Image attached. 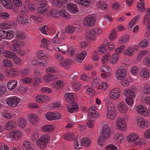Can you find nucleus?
<instances>
[{
  "instance_id": "f257e3e1",
  "label": "nucleus",
  "mask_w": 150,
  "mask_h": 150,
  "mask_svg": "<svg viewBox=\"0 0 150 150\" xmlns=\"http://www.w3.org/2000/svg\"><path fill=\"white\" fill-rule=\"evenodd\" d=\"M50 141V136L48 134L41 135L37 140L36 144L40 149L45 148L47 144Z\"/></svg>"
},
{
  "instance_id": "f03ea898",
  "label": "nucleus",
  "mask_w": 150,
  "mask_h": 150,
  "mask_svg": "<svg viewBox=\"0 0 150 150\" xmlns=\"http://www.w3.org/2000/svg\"><path fill=\"white\" fill-rule=\"evenodd\" d=\"M112 131L110 126L104 125L101 129V136L104 139H108L112 134Z\"/></svg>"
},
{
  "instance_id": "7ed1b4c3",
  "label": "nucleus",
  "mask_w": 150,
  "mask_h": 150,
  "mask_svg": "<svg viewBox=\"0 0 150 150\" xmlns=\"http://www.w3.org/2000/svg\"><path fill=\"white\" fill-rule=\"evenodd\" d=\"M98 113H88L89 117L90 119L86 122V126L90 128H93L95 124L94 120L93 119L98 118L99 116Z\"/></svg>"
},
{
  "instance_id": "20e7f679",
  "label": "nucleus",
  "mask_w": 150,
  "mask_h": 150,
  "mask_svg": "<svg viewBox=\"0 0 150 150\" xmlns=\"http://www.w3.org/2000/svg\"><path fill=\"white\" fill-rule=\"evenodd\" d=\"M126 120L127 119L124 118L118 119L116 122V125L117 128L122 131L125 130L127 127L125 123Z\"/></svg>"
},
{
  "instance_id": "39448f33",
  "label": "nucleus",
  "mask_w": 150,
  "mask_h": 150,
  "mask_svg": "<svg viewBox=\"0 0 150 150\" xmlns=\"http://www.w3.org/2000/svg\"><path fill=\"white\" fill-rule=\"evenodd\" d=\"M95 22L94 18L88 15L84 18L83 24L86 27H88L93 25Z\"/></svg>"
},
{
  "instance_id": "423d86ee",
  "label": "nucleus",
  "mask_w": 150,
  "mask_h": 150,
  "mask_svg": "<svg viewBox=\"0 0 150 150\" xmlns=\"http://www.w3.org/2000/svg\"><path fill=\"white\" fill-rule=\"evenodd\" d=\"M20 101V99L16 96L12 97L6 100L7 103L9 106L13 107L16 106Z\"/></svg>"
},
{
  "instance_id": "0eeeda50",
  "label": "nucleus",
  "mask_w": 150,
  "mask_h": 150,
  "mask_svg": "<svg viewBox=\"0 0 150 150\" xmlns=\"http://www.w3.org/2000/svg\"><path fill=\"white\" fill-rule=\"evenodd\" d=\"M45 117L49 120H57L60 118L61 115L60 113H46Z\"/></svg>"
},
{
  "instance_id": "6e6552de",
  "label": "nucleus",
  "mask_w": 150,
  "mask_h": 150,
  "mask_svg": "<svg viewBox=\"0 0 150 150\" xmlns=\"http://www.w3.org/2000/svg\"><path fill=\"white\" fill-rule=\"evenodd\" d=\"M9 135L12 139H18L22 136V134L21 132L16 129L12 130L10 133Z\"/></svg>"
},
{
  "instance_id": "1a4fd4ad",
  "label": "nucleus",
  "mask_w": 150,
  "mask_h": 150,
  "mask_svg": "<svg viewBox=\"0 0 150 150\" xmlns=\"http://www.w3.org/2000/svg\"><path fill=\"white\" fill-rule=\"evenodd\" d=\"M126 71L124 68H120L117 69L115 73V76L119 80H122L124 79L126 75Z\"/></svg>"
},
{
  "instance_id": "9d476101",
  "label": "nucleus",
  "mask_w": 150,
  "mask_h": 150,
  "mask_svg": "<svg viewBox=\"0 0 150 150\" xmlns=\"http://www.w3.org/2000/svg\"><path fill=\"white\" fill-rule=\"evenodd\" d=\"M137 90L135 88L131 89H127L124 91V94L126 97L134 98L135 93L137 92Z\"/></svg>"
},
{
  "instance_id": "9b49d317",
  "label": "nucleus",
  "mask_w": 150,
  "mask_h": 150,
  "mask_svg": "<svg viewBox=\"0 0 150 150\" xmlns=\"http://www.w3.org/2000/svg\"><path fill=\"white\" fill-rule=\"evenodd\" d=\"M30 122L32 124L36 125L39 120V116L35 113H30L28 116Z\"/></svg>"
},
{
  "instance_id": "f8f14e48",
  "label": "nucleus",
  "mask_w": 150,
  "mask_h": 150,
  "mask_svg": "<svg viewBox=\"0 0 150 150\" xmlns=\"http://www.w3.org/2000/svg\"><path fill=\"white\" fill-rule=\"evenodd\" d=\"M120 94V91L117 88H113L110 93V98L113 99H116L119 97Z\"/></svg>"
},
{
  "instance_id": "ddd939ff",
  "label": "nucleus",
  "mask_w": 150,
  "mask_h": 150,
  "mask_svg": "<svg viewBox=\"0 0 150 150\" xmlns=\"http://www.w3.org/2000/svg\"><path fill=\"white\" fill-rule=\"evenodd\" d=\"M36 100L38 103L46 102L49 100L50 98L46 96L43 95H37L35 98Z\"/></svg>"
},
{
  "instance_id": "4468645a",
  "label": "nucleus",
  "mask_w": 150,
  "mask_h": 150,
  "mask_svg": "<svg viewBox=\"0 0 150 150\" xmlns=\"http://www.w3.org/2000/svg\"><path fill=\"white\" fill-rule=\"evenodd\" d=\"M41 6L38 8V10L40 14H43L47 11L48 6L46 2H42L40 4Z\"/></svg>"
},
{
  "instance_id": "2eb2a0df",
  "label": "nucleus",
  "mask_w": 150,
  "mask_h": 150,
  "mask_svg": "<svg viewBox=\"0 0 150 150\" xmlns=\"http://www.w3.org/2000/svg\"><path fill=\"white\" fill-rule=\"evenodd\" d=\"M19 73L16 69H10L6 73V75L8 77H14L19 75Z\"/></svg>"
},
{
  "instance_id": "dca6fc26",
  "label": "nucleus",
  "mask_w": 150,
  "mask_h": 150,
  "mask_svg": "<svg viewBox=\"0 0 150 150\" xmlns=\"http://www.w3.org/2000/svg\"><path fill=\"white\" fill-rule=\"evenodd\" d=\"M127 141L130 142H132L139 139L138 134L135 133H131L129 134L127 137Z\"/></svg>"
},
{
  "instance_id": "f3484780",
  "label": "nucleus",
  "mask_w": 150,
  "mask_h": 150,
  "mask_svg": "<svg viewBox=\"0 0 150 150\" xmlns=\"http://www.w3.org/2000/svg\"><path fill=\"white\" fill-rule=\"evenodd\" d=\"M87 53L84 51H82L80 54H78L75 59V61L79 63L81 62V61L83 60L85 58Z\"/></svg>"
},
{
  "instance_id": "a211bd4d",
  "label": "nucleus",
  "mask_w": 150,
  "mask_h": 150,
  "mask_svg": "<svg viewBox=\"0 0 150 150\" xmlns=\"http://www.w3.org/2000/svg\"><path fill=\"white\" fill-rule=\"evenodd\" d=\"M124 139V137L123 134L121 133H117L114 136V141L118 143L122 142Z\"/></svg>"
},
{
  "instance_id": "6ab92c4d",
  "label": "nucleus",
  "mask_w": 150,
  "mask_h": 150,
  "mask_svg": "<svg viewBox=\"0 0 150 150\" xmlns=\"http://www.w3.org/2000/svg\"><path fill=\"white\" fill-rule=\"evenodd\" d=\"M22 147L23 150H35L33 145L28 141L23 142Z\"/></svg>"
},
{
  "instance_id": "aec40b11",
  "label": "nucleus",
  "mask_w": 150,
  "mask_h": 150,
  "mask_svg": "<svg viewBox=\"0 0 150 150\" xmlns=\"http://www.w3.org/2000/svg\"><path fill=\"white\" fill-rule=\"evenodd\" d=\"M65 99L66 101L69 103H73L74 102V98L73 93H69L65 95Z\"/></svg>"
},
{
  "instance_id": "412c9836",
  "label": "nucleus",
  "mask_w": 150,
  "mask_h": 150,
  "mask_svg": "<svg viewBox=\"0 0 150 150\" xmlns=\"http://www.w3.org/2000/svg\"><path fill=\"white\" fill-rule=\"evenodd\" d=\"M16 126L15 122L13 120H11L6 123L5 128L6 130H9L15 128Z\"/></svg>"
},
{
  "instance_id": "4be33fe9",
  "label": "nucleus",
  "mask_w": 150,
  "mask_h": 150,
  "mask_svg": "<svg viewBox=\"0 0 150 150\" xmlns=\"http://www.w3.org/2000/svg\"><path fill=\"white\" fill-rule=\"evenodd\" d=\"M67 9L70 10L73 13H75L78 11V9L76 5L73 4L72 3L67 4Z\"/></svg>"
},
{
  "instance_id": "5701e85b",
  "label": "nucleus",
  "mask_w": 150,
  "mask_h": 150,
  "mask_svg": "<svg viewBox=\"0 0 150 150\" xmlns=\"http://www.w3.org/2000/svg\"><path fill=\"white\" fill-rule=\"evenodd\" d=\"M16 21L18 23L23 25H25L28 22L27 18L23 16H17L16 19Z\"/></svg>"
},
{
  "instance_id": "b1692460",
  "label": "nucleus",
  "mask_w": 150,
  "mask_h": 150,
  "mask_svg": "<svg viewBox=\"0 0 150 150\" xmlns=\"http://www.w3.org/2000/svg\"><path fill=\"white\" fill-rule=\"evenodd\" d=\"M73 104L71 105V107L70 108L69 107L67 108L68 111L69 112H77L79 108L78 105L75 103H73Z\"/></svg>"
},
{
  "instance_id": "393cba45",
  "label": "nucleus",
  "mask_w": 150,
  "mask_h": 150,
  "mask_svg": "<svg viewBox=\"0 0 150 150\" xmlns=\"http://www.w3.org/2000/svg\"><path fill=\"white\" fill-rule=\"evenodd\" d=\"M17 85V81L16 80H12L7 83V87L11 90L14 89Z\"/></svg>"
},
{
  "instance_id": "a878e982",
  "label": "nucleus",
  "mask_w": 150,
  "mask_h": 150,
  "mask_svg": "<svg viewBox=\"0 0 150 150\" xmlns=\"http://www.w3.org/2000/svg\"><path fill=\"white\" fill-rule=\"evenodd\" d=\"M64 85L63 81L60 80H58L57 82H54L52 84L53 88L56 89L61 88Z\"/></svg>"
},
{
  "instance_id": "bb28decb",
  "label": "nucleus",
  "mask_w": 150,
  "mask_h": 150,
  "mask_svg": "<svg viewBox=\"0 0 150 150\" xmlns=\"http://www.w3.org/2000/svg\"><path fill=\"white\" fill-rule=\"evenodd\" d=\"M72 63V61L70 59H65L60 62L61 66L66 69L68 68V66L70 65Z\"/></svg>"
},
{
  "instance_id": "cd10ccee",
  "label": "nucleus",
  "mask_w": 150,
  "mask_h": 150,
  "mask_svg": "<svg viewBox=\"0 0 150 150\" xmlns=\"http://www.w3.org/2000/svg\"><path fill=\"white\" fill-rule=\"evenodd\" d=\"M76 3L81 5L82 6L88 7L90 5L91 1L90 0H75Z\"/></svg>"
},
{
  "instance_id": "c85d7f7f",
  "label": "nucleus",
  "mask_w": 150,
  "mask_h": 150,
  "mask_svg": "<svg viewBox=\"0 0 150 150\" xmlns=\"http://www.w3.org/2000/svg\"><path fill=\"white\" fill-rule=\"evenodd\" d=\"M134 50V48L133 47H129L125 50L124 52V54L128 56H131L133 54Z\"/></svg>"
},
{
  "instance_id": "c756f323",
  "label": "nucleus",
  "mask_w": 150,
  "mask_h": 150,
  "mask_svg": "<svg viewBox=\"0 0 150 150\" xmlns=\"http://www.w3.org/2000/svg\"><path fill=\"white\" fill-rule=\"evenodd\" d=\"M18 122L20 127L21 128H24L27 125V121L25 119L21 118L18 120Z\"/></svg>"
},
{
  "instance_id": "7c9ffc66",
  "label": "nucleus",
  "mask_w": 150,
  "mask_h": 150,
  "mask_svg": "<svg viewBox=\"0 0 150 150\" xmlns=\"http://www.w3.org/2000/svg\"><path fill=\"white\" fill-rule=\"evenodd\" d=\"M80 139L77 138L74 141V146L75 149H78L81 148L82 146V144L81 143V141L80 142Z\"/></svg>"
},
{
  "instance_id": "2f4dec72",
  "label": "nucleus",
  "mask_w": 150,
  "mask_h": 150,
  "mask_svg": "<svg viewBox=\"0 0 150 150\" xmlns=\"http://www.w3.org/2000/svg\"><path fill=\"white\" fill-rule=\"evenodd\" d=\"M54 128V126L52 125H46L42 127V129L44 132H52Z\"/></svg>"
},
{
  "instance_id": "473e14b6",
  "label": "nucleus",
  "mask_w": 150,
  "mask_h": 150,
  "mask_svg": "<svg viewBox=\"0 0 150 150\" xmlns=\"http://www.w3.org/2000/svg\"><path fill=\"white\" fill-rule=\"evenodd\" d=\"M81 143L82 146L87 147L90 146V141L89 139L86 137H84L81 140Z\"/></svg>"
},
{
  "instance_id": "72a5a7b5",
  "label": "nucleus",
  "mask_w": 150,
  "mask_h": 150,
  "mask_svg": "<svg viewBox=\"0 0 150 150\" xmlns=\"http://www.w3.org/2000/svg\"><path fill=\"white\" fill-rule=\"evenodd\" d=\"M136 111L137 112H144L149 111L148 109L146 108L144 106L139 105L136 109Z\"/></svg>"
},
{
  "instance_id": "f704fd0d",
  "label": "nucleus",
  "mask_w": 150,
  "mask_h": 150,
  "mask_svg": "<svg viewBox=\"0 0 150 150\" xmlns=\"http://www.w3.org/2000/svg\"><path fill=\"white\" fill-rule=\"evenodd\" d=\"M100 71H101L105 72L107 74H108V76H110L111 75L109 74L111 70L110 67L107 66H103L101 67L100 69Z\"/></svg>"
},
{
  "instance_id": "c9c22d12",
  "label": "nucleus",
  "mask_w": 150,
  "mask_h": 150,
  "mask_svg": "<svg viewBox=\"0 0 150 150\" xmlns=\"http://www.w3.org/2000/svg\"><path fill=\"white\" fill-rule=\"evenodd\" d=\"M93 33L92 31L90 30L89 32H87V37L86 38V39L89 40L93 41L95 38V35Z\"/></svg>"
},
{
  "instance_id": "e433bc0d",
  "label": "nucleus",
  "mask_w": 150,
  "mask_h": 150,
  "mask_svg": "<svg viewBox=\"0 0 150 150\" xmlns=\"http://www.w3.org/2000/svg\"><path fill=\"white\" fill-rule=\"evenodd\" d=\"M117 108L119 111L121 112H125L127 111V109L126 105H124L121 103H119Z\"/></svg>"
},
{
  "instance_id": "4c0bfd02",
  "label": "nucleus",
  "mask_w": 150,
  "mask_h": 150,
  "mask_svg": "<svg viewBox=\"0 0 150 150\" xmlns=\"http://www.w3.org/2000/svg\"><path fill=\"white\" fill-rule=\"evenodd\" d=\"M59 1L60 0H50V2L53 5L57 7V8H62V4Z\"/></svg>"
},
{
  "instance_id": "58836bf2",
  "label": "nucleus",
  "mask_w": 150,
  "mask_h": 150,
  "mask_svg": "<svg viewBox=\"0 0 150 150\" xmlns=\"http://www.w3.org/2000/svg\"><path fill=\"white\" fill-rule=\"evenodd\" d=\"M141 76L144 78H147L149 76V73L147 69L143 68L140 72Z\"/></svg>"
},
{
  "instance_id": "ea45409f",
  "label": "nucleus",
  "mask_w": 150,
  "mask_h": 150,
  "mask_svg": "<svg viewBox=\"0 0 150 150\" xmlns=\"http://www.w3.org/2000/svg\"><path fill=\"white\" fill-rule=\"evenodd\" d=\"M139 46L141 48L146 47L149 45V43L146 39H144L139 44Z\"/></svg>"
},
{
  "instance_id": "a19ab883",
  "label": "nucleus",
  "mask_w": 150,
  "mask_h": 150,
  "mask_svg": "<svg viewBox=\"0 0 150 150\" xmlns=\"http://www.w3.org/2000/svg\"><path fill=\"white\" fill-rule=\"evenodd\" d=\"M137 6L138 10L140 11L143 12L146 11V9L144 6V3L143 2H139L137 4Z\"/></svg>"
},
{
  "instance_id": "79ce46f5",
  "label": "nucleus",
  "mask_w": 150,
  "mask_h": 150,
  "mask_svg": "<svg viewBox=\"0 0 150 150\" xmlns=\"http://www.w3.org/2000/svg\"><path fill=\"white\" fill-rule=\"evenodd\" d=\"M119 56L118 55H113L112 58L110 59V62L111 64H114L116 63L118 60Z\"/></svg>"
},
{
  "instance_id": "37998d69",
  "label": "nucleus",
  "mask_w": 150,
  "mask_h": 150,
  "mask_svg": "<svg viewBox=\"0 0 150 150\" xmlns=\"http://www.w3.org/2000/svg\"><path fill=\"white\" fill-rule=\"evenodd\" d=\"M137 121V124L139 127L143 128L147 125L144 119L140 118Z\"/></svg>"
},
{
  "instance_id": "c03bdc74",
  "label": "nucleus",
  "mask_w": 150,
  "mask_h": 150,
  "mask_svg": "<svg viewBox=\"0 0 150 150\" xmlns=\"http://www.w3.org/2000/svg\"><path fill=\"white\" fill-rule=\"evenodd\" d=\"M74 135L71 133H67L64 136V138L66 140L70 141L72 140L74 138Z\"/></svg>"
},
{
  "instance_id": "a18cd8bd",
  "label": "nucleus",
  "mask_w": 150,
  "mask_h": 150,
  "mask_svg": "<svg viewBox=\"0 0 150 150\" xmlns=\"http://www.w3.org/2000/svg\"><path fill=\"white\" fill-rule=\"evenodd\" d=\"M58 13L59 15L64 18H68V16H69V14L64 9L59 10Z\"/></svg>"
},
{
  "instance_id": "49530a36",
  "label": "nucleus",
  "mask_w": 150,
  "mask_h": 150,
  "mask_svg": "<svg viewBox=\"0 0 150 150\" xmlns=\"http://www.w3.org/2000/svg\"><path fill=\"white\" fill-rule=\"evenodd\" d=\"M98 7L101 10H105L108 7L107 5L102 1H99L97 4Z\"/></svg>"
},
{
  "instance_id": "de8ad7c7",
  "label": "nucleus",
  "mask_w": 150,
  "mask_h": 150,
  "mask_svg": "<svg viewBox=\"0 0 150 150\" xmlns=\"http://www.w3.org/2000/svg\"><path fill=\"white\" fill-rule=\"evenodd\" d=\"M2 64L5 67H12V63L8 59H5L2 62Z\"/></svg>"
},
{
  "instance_id": "09e8293b",
  "label": "nucleus",
  "mask_w": 150,
  "mask_h": 150,
  "mask_svg": "<svg viewBox=\"0 0 150 150\" xmlns=\"http://www.w3.org/2000/svg\"><path fill=\"white\" fill-rule=\"evenodd\" d=\"M16 37L17 39H22L25 38V35L22 32L17 31L16 32Z\"/></svg>"
},
{
  "instance_id": "8fccbe9b",
  "label": "nucleus",
  "mask_w": 150,
  "mask_h": 150,
  "mask_svg": "<svg viewBox=\"0 0 150 150\" xmlns=\"http://www.w3.org/2000/svg\"><path fill=\"white\" fill-rule=\"evenodd\" d=\"M110 57V54L107 53L105 55L103 56L102 59V62L103 64H106L108 62V59Z\"/></svg>"
},
{
  "instance_id": "3c124183",
  "label": "nucleus",
  "mask_w": 150,
  "mask_h": 150,
  "mask_svg": "<svg viewBox=\"0 0 150 150\" xmlns=\"http://www.w3.org/2000/svg\"><path fill=\"white\" fill-rule=\"evenodd\" d=\"M4 55L5 57L8 58H13L16 56L13 53L8 51H5Z\"/></svg>"
},
{
  "instance_id": "603ef678",
  "label": "nucleus",
  "mask_w": 150,
  "mask_h": 150,
  "mask_svg": "<svg viewBox=\"0 0 150 150\" xmlns=\"http://www.w3.org/2000/svg\"><path fill=\"white\" fill-rule=\"evenodd\" d=\"M75 30V28L73 26H69L65 28V32L70 34L74 32Z\"/></svg>"
},
{
  "instance_id": "864d4df0",
  "label": "nucleus",
  "mask_w": 150,
  "mask_h": 150,
  "mask_svg": "<svg viewBox=\"0 0 150 150\" xmlns=\"http://www.w3.org/2000/svg\"><path fill=\"white\" fill-rule=\"evenodd\" d=\"M72 86L74 88V90L77 91L80 88L81 84L78 82H72Z\"/></svg>"
},
{
  "instance_id": "5fc2aeb1",
  "label": "nucleus",
  "mask_w": 150,
  "mask_h": 150,
  "mask_svg": "<svg viewBox=\"0 0 150 150\" xmlns=\"http://www.w3.org/2000/svg\"><path fill=\"white\" fill-rule=\"evenodd\" d=\"M125 47V45H123L116 49L115 50V54L118 55V54H120Z\"/></svg>"
},
{
  "instance_id": "6e6d98bb",
  "label": "nucleus",
  "mask_w": 150,
  "mask_h": 150,
  "mask_svg": "<svg viewBox=\"0 0 150 150\" xmlns=\"http://www.w3.org/2000/svg\"><path fill=\"white\" fill-rule=\"evenodd\" d=\"M28 90V88L24 86H21L18 89V91L22 93H25Z\"/></svg>"
},
{
  "instance_id": "4d7b16f0",
  "label": "nucleus",
  "mask_w": 150,
  "mask_h": 150,
  "mask_svg": "<svg viewBox=\"0 0 150 150\" xmlns=\"http://www.w3.org/2000/svg\"><path fill=\"white\" fill-rule=\"evenodd\" d=\"M54 76L51 74L47 75L44 77V79L46 82L50 81L54 79L55 77H54Z\"/></svg>"
},
{
  "instance_id": "13d9d810",
  "label": "nucleus",
  "mask_w": 150,
  "mask_h": 150,
  "mask_svg": "<svg viewBox=\"0 0 150 150\" xmlns=\"http://www.w3.org/2000/svg\"><path fill=\"white\" fill-rule=\"evenodd\" d=\"M49 41L48 40H46L43 39L41 42V45L40 46L41 47L47 48L48 47V44Z\"/></svg>"
},
{
  "instance_id": "bf43d9fd",
  "label": "nucleus",
  "mask_w": 150,
  "mask_h": 150,
  "mask_svg": "<svg viewBox=\"0 0 150 150\" xmlns=\"http://www.w3.org/2000/svg\"><path fill=\"white\" fill-rule=\"evenodd\" d=\"M116 37V31L114 29H113L111 33H110L109 36V39L110 40H114Z\"/></svg>"
},
{
  "instance_id": "052dcab7",
  "label": "nucleus",
  "mask_w": 150,
  "mask_h": 150,
  "mask_svg": "<svg viewBox=\"0 0 150 150\" xmlns=\"http://www.w3.org/2000/svg\"><path fill=\"white\" fill-rule=\"evenodd\" d=\"M10 17V15L6 12L0 13V18L1 19H8Z\"/></svg>"
},
{
  "instance_id": "680f3d73",
  "label": "nucleus",
  "mask_w": 150,
  "mask_h": 150,
  "mask_svg": "<svg viewBox=\"0 0 150 150\" xmlns=\"http://www.w3.org/2000/svg\"><path fill=\"white\" fill-rule=\"evenodd\" d=\"M106 149L107 150H117V147L113 144H109L106 147Z\"/></svg>"
},
{
  "instance_id": "e2e57ef3",
  "label": "nucleus",
  "mask_w": 150,
  "mask_h": 150,
  "mask_svg": "<svg viewBox=\"0 0 150 150\" xmlns=\"http://www.w3.org/2000/svg\"><path fill=\"white\" fill-rule=\"evenodd\" d=\"M14 33L13 31H8L6 39L8 40L12 39L13 37Z\"/></svg>"
},
{
  "instance_id": "0e129e2a",
  "label": "nucleus",
  "mask_w": 150,
  "mask_h": 150,
  "mask_svg": "<svg viewBox=\"0 0 150 150\" xmlns=\"http://www.w3.org/2000/svg\"><path fill=\"white\" fill-rule=\"evenodd\" d=\"M129 40L128 36H123L119 40V43L121 44L122 43H125L127 42Z\"/></svg>"
},
{
  "instance_id": "69168bd1",
  "label": "nucleus",
  "mask_w": 150,
  "mask_h": 150,
  "mask_svg": "<svg viewBox=\"0 0 150 150\" xmlns=\"http://www.w3.org/2000/svg\"><path fill=\"white\" fill-rule=\"evenodd\" d=\"M12 1L13 5L17 7L21 6L22 5L21 0H12Z\"/></svg>"
},
{
  "instance_id": "338daca9",
  "label": "nucleus",
  "mask_w": 150,
  "mask_h": 150,
  "mask_svg": "<svg viewBox=\"0 0 150 150\" xmlns=\"http://www.w3.org/2000/svg\"><path fill=\"white\" fill-rule=\"evenodd\" d=\"M108 112H115V107L111 105H108L107 107Z\"/></svg>"
},
{
  "instance_id": "774afa93",
  "label": "nucleus",
  "mask_w": 150,
  "mask_h": 150,
  "mask_svg": "<svg viewBox=\"0 0 150 150\" xmlns=\"http://www.w3.org/2000/svg\"><path fill=\"white\" fill-rule=\"evenodd\" d=\"M143 91L145 94H148L150 92V86L147 85L144 86Z\"/></svg>"
}]
</instances>
